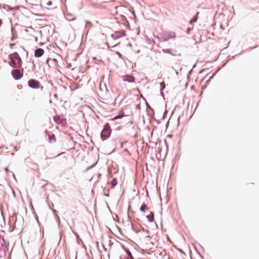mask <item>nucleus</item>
I'll list each match as a JSON object with an SVG mask.
<instances>
[{
	"label": "nucleus",
	"instance_id": "17",
	"mask_svg": "<svg viewBox=\"0 0 259 259\" xmlns=\"http://www.w3.org/2000/svg\"><path fill=\"white\" fill-rule=\"evenodd\" d=\"M126 252H127V254H128L130 257H132V254H131V253L130 252V251H128V250H126Z\"/></svg>",
	"mask_w": 259,
	"mask_h": 259
},
{
	"label": "nucleus",
	"instance_id": "20",
	"mask_svg": "<svg viewBox=\"0 0 259 259\" xmlns=\"http://www.w3.org/2000/svg\"><path fill=\"white\" fill-rule=\"evenodd\" d=\"M63 153H61L57 155V156H58L60 155L61 154H63Z\"/></svg>",
	"mask_w": 259,
	"mask_h": 259
},
{
	"label": "nucleus",
	"instance_id": "9",
	"mask_svg": "<svg viewBox=\"0 0 259 259\" xmlns=\"http://www.w3.org/2000/svg\"><path fill=\"white\" fill-rule=\"evenodd\" d=\"M147 218L150 222H152L154 221V213L150 212V213L147 215Z\"/></svg>",
	"mask_w": 259,
	"mask_h": 259
},
{
	"label": "nucleus",
	"instance_id": "11",
	"mask_svg": "<svg viewBox=\"0 0 259 259\" xmlns=\"http://www.w3.org/2000/svg\"><path fill=\"white\" fill-rule=\"evenodd\" d=\"M49 137L50 143H54L56 141V137L54 135H49Z\"/></svg>",
	"mask_w": 259,
	"mask_h": 259
},
{
	"label": "nucleus",
	"instance_id": "18",
	"mask_svg": "<svg viewBox=\"0 0 259 259\" xmlns=\"http://www.w3.org/2000/svg\"><path fill=\"white\" fill-rule=\"evenodd\" d=\"M197 20V17L196 18H194L191 21V22H196Z\"/></svg>",
	"mask_w": 259,
	"mask_h": 259
},
{
	"label": "nucleus",
	"instance_id": "10",
	"mask_svg": "<svg viewBox=\"0 0 259 259\" xmlns=\"http://www.w3.org/2000/svg\"><path fill=\"white\" fill-rule=\"evenodd\" d=\"M123 114H124L123 111H121L120 112V113H119V114L118 115H117V116H115L112 119V120H116L117 119L121 118L123 116Z\"/></svg>",
	"mask_w": 259,
	"mask_h": 259
},
{
	"label": "nucleus",
	"instance_id": "14",
	"mask_svg": "<svg viewBox=\"0 0 259 259\" xmlns=\"http://www.w3.org/2000/svg\"><path fill=\"white\" fill-rule=\"evenodd\" d=\"M147 208H147V207L146 205V204H143L141 206L140 209H141V210L142 211H145V210H146V209H147Z\"/></svg>",
	"mask_w": 259,
	"mask_h": 259
},
{
	"label": "nucleus",
	"instance_id": "6",
	"mask_svg": "<svg viewBox=\"0 0 259 259\" xmlns=\"http://www.w3.org/2000/svg\"><path fill=\"white\" fill-rule=\"evenodd\" d=\"M122 79L125 81L129 82H134L135 81V77L132 75H126L122 76Z\"/></svg>",
	"mask_w": 259,
	"mask_h": 259
},
{
	"label": "nucleus",
	"instance_id": "19",
	"mask_svg": "<svg viewBox=\"0 0 259 259\" xmlns=\"http://www.w3.org/2000/svg\"><path fill=\"white\" fill-rule=\"evenodd\" d=\"M2 23V21L1 19H0V26L1 25Z\"/></svg>",
	"mask_w": 259,
	"mask_h": 259
},
{
	"label": "nucleus",
	"instance_id": "21",
	"mask_svg": "<svg viewBox=\"0 0 259 259\" xmlns=\"http://www.w3.org/2000/svg\"><path fill=\"white\" fill-rule=\"evenodd\" d=\"M14 44L11 45V47H13V46H14Z\"/></svg>",
	"mask_w": 259,
	"mask_h": 259
},
{
	"label": "nucleus",
	"instance_id": "8",
	"mask_svg": "<svg viewBox=\"0 0 259 259\" xmlns=\"http://www.w3.org/2000/svg\"><path fill=\"white\" fill-rule=\"evenodd\" d=\"M165 37H163V40L166 41L168 40L169 38H172L174 36V35L172 33H165L164 34Z\"/></svg>",
	"mask_w": 259,
	"mask_h": 259
},
{
	"label": "nucleus",
	"instance_id": "2",
	"mask_svg": "<svg viewBox=\"0 0 259 259\" xmlns=\"http://www.w3.org/2000/svg\"><path fill=\"white\" fill-rule=\"evenodd\" d=\"M111 129L110 125L108 123H106L104 127L103 131L101 132V137L103 140H106L109 138L111 134Z\"/></svg>",
	"mask_w": 259,
	"mask_h": 259
},
{
	"label": "nucleus",
	"instance_id": "7",
	"mask_svg": "<svg viewBox=\"0 0 259 259\" xmlns=\"http://www.w3.org/2000/svg\"><path fill=\"white\" fill-rule=\"evenodd\" d=\"M44 54V51L41 48L37 49L35 50L34 53V56L35 57L38 58L43 55Z\"/></svg>",
	"mask_w": 259,
	"mask_h": 259
},
{
	"label": "nucleus",
	"instance_id": "16",
	"mask_svg": "<svg viewBox=\"0 0 259 259\" xmlns=\"http://www.w3.org/2000/svg\"><path fill=\"white\" fill-rule=\"evenodd\" d=\"M160 85L162 87V90H163L165 87V83L164 82H161Z\"/></svg>",
	"mask_w": 259,
	"mask_h": 259
},
{
	"label": "nucleus",
	"instance_id": "5",
	"mask_svg": "<svg viewBox=\"0 0 259 259\" xmlns=\"http://www.w3.org/2000/svg\"><path fill=\"white\" fill-rule=\"evenodd\" d=\"M54 119L55 121L58 124L60 123L62 124H64L66 123L65 119L63 118L62 117L60 116H54Z\"/></svg>",
	"mask_w": 259,
	"mask_h": 259
},
{
	"label": "nucleus",
	"instance_id": "4",
	"mask_svg": "<svg viewBox=\"0 0 259 259\" xmlns=\"http://www.w3.org/2000/svg\"><path fill=\"white\" fill-rule=\"evenodd\" d=\"M12 74L13 77L15 79H19L21 78L23 75L22 73H21V72L20 71V70L19 69L14 70L12 72Z\"/></svg>",
	"mask_w": 259,
	"mask_h": 259
},
{
	"label": "nucleus",
	"instance_id": "22",
	"mask_svg": "<svg viewBox=\"0 0 259 259\" xmlns=\"http://www.w3.org/2000/svg\"><path fill=\"white\" fill-rule=\"evenodd\" d=\"M14 44L11 45V47H13V46H14Z\"/></svg>",
	"mask_w": 259,
	"mask_h": 259
},
{
	"label": "nucleus",
	"instance_id": "1",
	"mask_svg": "<svg viewBox=\"0 0 259 259\" xmlns=\"http://www.w3.org/2000/svg\"><path fill=\"white\" fill-rule=\"evenodd\" d=\"M11 62L10 65L12 67H20L21 66V59L17 53H14L9 56Z\"/></svg>",
	"mask_w": 259,
	"mask_h": 259
},
{
	"label": "nucleus",
	"instance_id": "3",
	"mask_svg": "<svg viewBox=\"0 0 259 259\" xmlns=\"http://www.w3.org/2000/svg\"><path fill=\"white\" fill-rule=\"evenodd\" d=\"M39 85V82L33 79H30L28 81V85L31 88L38 89Z\"/></svg>",
	"mask_w": 259,
	"mask_h": 259
},
{
	"label": "nucleus",
	"instance_id": "12",
	"mask_svg": "<svg viewBox=\"0 0 259 259\" xmlns=\"http://www.w3.org/2000/svg\"><path fill=\"white\" fill-rule=\"evenodd\" d=\"M117 184L116 179H113L111 182V185L112 188H114Z\"/></svg>",
	"mask_w": 259,
	"mask_h": 259
},
{
	"label": "nucleus",
	"instance_id": "13",
	"mask_svg": "<svg viewBox=\"0 0 259 259\" xmlns=\"http://www.w3.org/2000/svg\"><path fill=\"white\" fill-rule=\"evenodd\" d=\"M85 27L90 29L92 27V23L90 21H87L85 24Z\"/></svg>",
	"mask_w": 259,
	"mask_h": 259
},
{
	"label": "nucleus",
	"instance_id": "15",
	"mask_svg": "<svg viewBox=\"0 0 259 259\" xmlns=\"http://www.w3.org/2000/svg\"><path fill=\"white\" fill-rule=\"evenodd\" d=\"M118 33L119 34L118 36H125V32L124 31H120Z\"/></svg>",
	"mask_w": 259,
	"mask_h": 259
}]
</instances>
